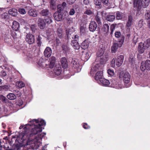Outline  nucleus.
<instances>
[{
	"label": "nucleus",
	"mask_w": 150,
	"mask_h": 150,
	"mask_svg": "<svg viewBox=\"0 0 150 150\" xmlns=\"http://www.w3.org/2000/svg\"><path fill=\"white\" fill-rule=\"evenodd\" d=\"M75 13V11L74 10L73 8H72L71 9L69 13L70 15H73Z\"/></svg>",
	"instance_id": "obj_53"
},
{
	"label": "nucleus",
	"mask_w": 150,
	"mask_h": 150,
	"mask_svg": "<svg viewBox=\"0 0 150 150\" xmlns=\"http://www.w3.org/2000/svg\"><path fill=\"white\" fill-rule=\"evenodd\" d=\"M6 98V97L3 96V95L0 96V99L2 100V101H5Z\"/></svg>",
	"instance_id": "obj_60"
},
{
	"label": "nucleus",
	"mask_w": 150,
	"mask_h": 150,
	"mask_svg": "<svg viewBox=\"0 0 150 150\" xmlns=\"http://www.w3.org/2000/svg\"><path fill=\"white\" fill-rule=\"evenodd\" d=\"M56 58L55 57H52L50 59V64L49 67L50 68H52L55 62Z\"/></svg>",
	"instance_id": "obj_26"
},
{
	"label": "nucleus",
	"mask_w": 150,
	"mask_h": 150,
	"mask_svg": "<svg viewBox=\"0 0 150 150\" xmlns=\"http://www.w3.org/2000/svg\"><path fill=\"white\" fill-rule=\"evenodd\" d=\"M11 27L13 30L17 31L19 27V24L17 21H14L13 22Z\"/></svg>",
	"instance_id": "obj_22"
},
{
	"label": "nucleus",
	"mask_w": 150,
	"mask_h": 150,
	"mask_svg": "<svg viewBox=\"0 0 150 150\" xmlns=\"http://www.w3.org/2000/svg\"><path fill=\"white\" fill-rule=\"evenodd\" d=\"M8 13L12 16H16L17 15V10L15 8H11L9 10Z\"/></svg>",
	"instance_id": "obj_25"
},
{
	"label": "nucleus",
	"mask_w": 150,
	"mask_h": 150,
	"mask_svg": "<svg viewBox=\"0 0 150 150\" xmlns=\"http://www.w3.org/2000/svg\"><path fill=\"white\" fill-rule=\"evenodd\" d=\"M25 40L28 44H33L35 42L34 36L31 34H28L26 36Z\"/></svg>",
	"instance_id": "obj_8"
},
{
	"label": "nucleus",
	"mask_w": 150,
	"mask_h": 150,
	"mask_svg": "<svg viewBox=\"0 0 150 150\" xmlns=\"http://www.w3.org/2000/svg\"><path fill=\"white\" fill-rule=\"evenodd\" d=\"M89 3V0H84L83 3L86 5H88Z\"/></svg>",
	"instance_id": "obj_62"
},
{
	"label": "nucleus",
	"mask_w": 150,
	"mask_h": 150,
	"mask_svg": "<svg viewBox=\"0 0 150 150\" xmlns=\"http://www.w3.org/2000/svg\"><path fill=\"white\" fill-rule=\"evenodd\" d=\"M107 73L108 75L111 77L113 76L115 74L114 71L111 69H109L107 70Z\"/></svg>",
	"instance_id": "obj_46"
},
{
	"label": "nucleus",
	"mask_w": 150,
	"mask_h": 150,
	"mask_svg": "<svg viewBox=\"0 0 150 150\" xmlns=\"http://www.w3.org/2000/svg\"><path fill=\"white\" fill-rule=\"evenodd\" d=\"M83 128L85 129H88L90 128V127L86 123H84L83 125Z\"/></svg>",
	"instance_id": "obj_56"
},
{
	"label": "nucleus",
	"mask_w": 150,
	"mask_h": 150,
	"mask_svg": "<svg viewBox=\"0 0 150 150\" xmlns=\"http://www.w3.org/2000/svg\"><path fill=\"white\" fill-rule=\"evenodd\" d=\"M138 48L139 52L140 53H143L145 50L146 49L142 42H140L139 43Z\"/></svg>",
	"instance_id": "obj_18"
},
{
	"label": "nucleus",
	"mask_w": 150,
	"mask_h": 150,
	"mask_svg": "<svg viewBox=\"0 0 150 150\" xmlns=\"http://www.w3.org/2000/svg\"><path fill=\"white\" fill-rule=\"evenodd\" d=\"M115 37L117 38H120L119 40L122 39V36H124L123 35H122L121 33L120 32H116L115 33Z\"/></svg>",
	"instance_id": "obj_42"
},
{
	"label": "nucleus",
	"mask_w": 150,
	"mask_h": 150,
	"mask_svg": "<svg viewBox=\"0 0 150 150\" xmlns=\"http://www.w3.org/2000/svg\"><path fill=\"white\" fill-rule=\"evenodd\" d=\"M140 69L142 71L145 70L148 71L150 70V61L146 60L145 62H143L141 63Z\"/></svg>",
	"instance_id": "obj_7"
},
{
	"label": "nucleus",
	"mask_w": 150,
	"mask_h": 150,
	"mask_svg": "<svg viewBox=\"0 0 150 150\" xmlns=\"http://www.w3.org/2000/svg\"><path fill=\"white\" fill-rule=\"evenodd\" d=\"M0 76L3 78L6 79V76H7L6 72L4 71H2L0 72Z\"/></svg>",
	"instance_id": "obj_48"
},
{
	"label": "nucleus",
	"mask_w": 150,
	"mask_h": 150,
	"mask_svg": "<svg viewBox=\"0 0 150 150\" xmlns=\"http://www.w3.org/2000/svg\"><path fill=\"white\" fill-rule=\"evenodd\" d=\"M82 53L81 56L82 60L84 61H87L90 57V53L87 51H83L82 52Z\"/></svg>",
	"instance_id": "obj_10"
},
{
	"label": "nucleus",
	"mask_w": 150,
	"mask_h": 150,
	"mask_svg": "<svg viewBox=\"0 0 150 150\" xmlns=\"http://www.w3.org/2000/svg\"><path fill=\"white\" fill-rule=\"evenodd\" d=\"M95 4L96 5V7L98 9H100L102 7L101 0H94Z\"/></svg>",
	"instance_id": "obj_27"
},
{
	"label": "nucleus",
	"mask_w": 150,
	"mask_h": 150,
	"mask_svg": "<svg viewBox=\"0 0 150 150\" xmlns=\"http://www.w3.org/2000/svg\"><path fill=\"white\" fill-rule=\"evenodd\" d=\"M124 36L122 37V39L119 40L118 42L114 43L111 47V51L112 53H115L118 47H120L124 42Z\"/></svg>",
	"instance_id": "obj_4"
},
{
	"label": "nucleus",
	"mask_w": 150,
	"mask_h": 150,
	"mask_svg": "<svg viewBox=\"0 0 150 150\" xmlns=\"http://www.w3.org/2000/svg\"><path fill=\"white\" fill-rule=\"evenodd\" d=\"M56 0H51L50 7L51 9L54 10L56 9Z\"/></svg>",
	"instance_id": "obj_29"
},
{
	"label": "nucleus",
	"mask_w": 150,
	"mask_h": 150,
	"mask_svg": "<svg viewBox=\"0 0 150 150\" xmlns=\"http://www.w3.org/2000/svg\"><path fill=\"white\" fill-rule=\"evenodd\" d=\"M61 68L60 67H59L58 68H57V76L60 75V74H61L60 76L61 77H60L59 79H61L62 78V74H61Z\"/></svg>",
	"instance_id": "obj_41"
},
{
	"label": "nucleus",
	"mask_w": 150,
	"mask_h": 150,
	"mask_svg": "<svg viewBox=\"0 0 150 150\" xmlns=\"http://www.w3.org/2000/svg\"><path fill=\"white\" fill-rule=\"evenodd\" d=\"M44 53L45 57L48 58L52 55V50L50 48L47 47L45 49Z\"/></svg>",
	"instance_id": "obj_15"
},
{
	"label": "nucleus",
	"mask_w": 150,
	"mask_h": 150,
	"mask_svg": "<svg viewBox=\"0 0 150 150\" xmlns=\"http://www.w3.org/2000/svg\"><path fill=\"white\" fill-rule=\"evenodd\" d=\"M71 64V65L74 68H78L79 66L78 60L75 58L72 59Z\"/></svg>",
	"instance_id": "obj_16"
},
{
	"label": "nucleus",
	"mask_w": 150,
	"mask_h": 150,
	"mask_svg": "<svg viewBox=\"0 0 150 150\" xmlns=\"http://www.w3.org/2000/svg\"><path fill=\"white\" fill-rule=\"evenodd\" d=\"M71 35V33L69 32V30H66V35L67 36L68 38H69L70 37Z\"/></svg>",
	"instance_id": "obj_51"
},
{
	"label": "nucleus",
	"mask_w": 150,
	"mask_h": 150,
	"mask_svg": "<svg viewBox=\"0 0 150 150\" xmlns=\"http://www.w3.org/2000/svg\"><path fill=\"white\" fill-rule=\"evenodd\" d=\"M7 98L10 100H13L16 98L15 95L12 93H10L8 94L7 96Z\"/></svg>",
	"instance_id": "obj_35"
},
{
	"label": "nucleus",
	"mask_w": 150,
	"mask_h": 150,
	"mask_svg": "<svg viewBox=\"0 0 150 150\" xmlns=\"http://www.w3.org/2000/svg\"><path fill=\"white\" fill-rule=\"evenodd\" d=\"M18 12L22 14H25L26 13L25 9L23 8H20L18 9Z\"/></svg>",
	"instance_id": "obj_49"
},
{
	"label": "nucleus",
	"mask_w": 150,
	"mask_h": 150,
	"mask_svg": "<svg viewBox=\"0 0 150 150\" xmlns=\"http://www.w3.org/2000/svg\"><path fill=\"white\" fill-rule=\"evenodd\" d=\"M115 16L113 15L109 14L106 16V20L110 22L113 21L115 19Z\"/></svg>",
	"instance_id": "obj_30"
},
{
	"label": "nucleus",
	"mask_w": 150,
	"mask_h": 150,
	"mask_svg": "<svg viewBox=\"0 0 150 150\" xmlns=\"http://www.w3.org/2000/svg\"><path fill=\"white\" fill-rule=\"evenodd\" d=\"M145 18L147 20H150V11H147L145 14Z\"/></svg>",
	"instance_id": "obj_38"
},
{
	"label": "nucleus",
	"mask_w": 150,
	"mask_h": 150,
	"mask_svg": "<svg viewBox=\"0 0 150 150\" xmlns=\"http://www.w3.org/2000/svg\"><path fill=\"white\" fill-rule=\"evenodd\" d=\"M78 36L77 35H74V37H72V38L74 39L73 40H78Z\"/></svg>",
	"instance_id": "obj_63"
},
{
	"label": "nucleus",
	"mask_w": 150,
	"mask_h": 150,
	"mask_svg": "<svg viewBox=\"0 0 150 150\" xmlns=\"http://www.w3.org/2000/svg\"><path fill=\"white\" fill-rule=\"evenodd\" d=\"M123 16L124 13L121 12L117 11L116 12V18L117 20H121Z\"/></svg>",
	"instance_id": "obj_28"
},
{
	"label": "nucleus",
	"mask_w": 150,
	"mask_h": 150,
	"mask_svg": "<svg viewBox=\"0 0 150 150\" xmlns=\"http://www.w3.org/2000/svg\"><path fill=\"white\" fill-rule=\"evenodd\" d=\"M96 20L98 24H100L101 23L100 19L98 16H96Z\"/></svg>",
	"instance_id": "obj_59"
},
{
	"label": "nucleus",
	"mask_w": 150,
	"mask_h": 150,
	"mask_svg": "<svg viewBox=\"0 0 150 150\" xmlns=\"http://www.w3.org/2000/svg\"><path fill=\"white\" fill-rule=\"evenodd\" d=\"M129 62L132 64H133L134 62V59L133 57H130Z\"/></svg>",
	"instance_id": "obj_57"
},
{
	"label": "nucleus",
	"mask_w": 150,
	"mask_h": 150,
	"mask_svg": "<svg viewBox=\"0 0 150 150\" xmlns=\"http://www.w3.org/2000/svg\"><path fill=\"white\" fill-rule=\"evenodd\" d=\"M29 15L33 17H36L37 16V12L35 9H31L28 12Z\"/></svg>",
	"instance_id": "obj_31"
},
{
	"label": "nucleus",
	"mask_w": 150,
	"mask_h": 150,
	"mask_svg": "<svg viewBox=\"0 0 150 150\" xmlns=\"http://www.w3.org/2000/svg\"><path fill=\"white\" fill-rule=\"evenodd\" d=\"M109 0H101L102 3L104 5H107L108 3Z\"/></svg>",
	"instance_id": "obj_58"
},
{
	"label": "nucleus",
	"mask_w": 150,
	"mask_h": 150,
	"mask_svg": "<svg viewBox=\"0 0 150 150\" xmlns=\"http://www.w3.org/2000/svg\"><path fill=\"white\" fill-rule=\"evenodd\" d=\"M143 22V21L142 20H141L139 21L138 23V25L139 27L141 28L142 26Z\"/></svg>",
	"instance_id": "obj_54"
},
{
	"label": "nucleus",
	"mask_w": 150,
	"mask_h": 150,
	"mask_svg": "<svg viewBox=\"0 0 150 150\" xmlns=\"http://www.w3.org/2000/svg\"><path fill=\"white\" fill-rule=\"evenodd\" d=\"M96 59L95 62L93 63L91 67L90 74L91 76H93L94 74L98 70L101 69L103 64L108 60V56L107 55H103L100 59Z\"/></svg>",
	"instance_id": "obj_2"
},
{
	"label": "nucleus",
	"mask_w": 150,
	"mask_h": 150,
	"mask_svg": "<svg viewBox=\"0 0 150 150\" xmlns=\"http://www.w3.org/2000/svg\"><path fill=\"white\" fill-rule=\"evenodd\" d=\"M29 123L25 125H21L19 129L23 128V131L17 136L16 141L18 144L16 145L17 150L21 147L30 145L34 149H37L41 146L42 139L46 135L42 132V126H45L46 122L41 119L30 120Z\"/></svg>",
	"instance_id": "obj_1"
},
{
	"label": "nucleus",
	"mask_w": 150,
	"mask_h": 150,
	"mask_svg": "<svg viewBox=\"0 0 150 150\" xmlns=\"http://www.w3.org/2000/svg\"><path fill=\"white\" fill-rule=\"evenodd\" d=\"M9 89V87L7 85H3L0 86V91H7Z\"/></svg>",
	"instance_id": "obj_39"
},
{
	"label": "nucleus",
	"mask_w": 150,
	"mask_h": 150,
	"mask_svg": "<svg viewBox=\"0 0 150 150\" xmlns=\"http://www.w3.org/2000/svg\"><path fill=\"white\" fill-rule=\"evenodd\" d=\"M85 13L87 15H91L92 13V12L90 10H87L85 12Z\"/></svg>",
	"instance_id": "obj_52"
},
{
	"label": "nucleus",
	"mask_w": 150,
	"mask_h": 150,
	"mask_svg": "<svg viewBox=\"0 0 150 150\" xmlns=\"http://www.w3.org/2000/svg\"><path fill=\"white\" fill-rule=\"evenodd\" d=\"M143 44L146 49L148 48L150 46V39H147Z\"/></svg>",
	"instance_id": "obj_37"
},
{
	"label": "nucleus",
	"mask_w": 150,
	"mask_h": 150,
	"mask_svg": "<svg viewBox=\"0 0 150 150\" xmlns=\"http://www.w3.org/2000/svg\"><path fill=\"white\" fill-rule=\"evenodd\" d=\"M138 39V38H136L134 37L133 39V42L134 44H136V43L137 42V39Z\"/></svg>",
	"instance_id": "obj_64"
},
{
	"label": "nucleus",
	"mask_w": 150,
	"mask_h": 150,
	"mask_svg": "<svg viewBox=\"0 0 150 150\" xmlns=\"http://www.w3.org/2000/svg\"><path fill=\"white\" fill-rule=\"evenodd\" d=\"M1 17L3 19H6L8 18V14L7 13H4L1 15Z\"/></svg>",
	"instance_id": "obj_43"
},
{
	"label": "nucleus",
	"mask_w": 150,
	"mask_h": 150,
	"mask_svg": "<svg viewBox=\"0 0 150 150\" xmlns=\"http://www.w3.org/2000/svg\"><path fill=\"white\" fill-rule=\"evenodd\" d=\"M124 56L122 55L118 56L117 59L113 58L111 62L112 66L113 67L115 65L118 67L120 66L122 64Z\"/></svg>",
	"instance_id": "obj_3"
},
{
	"label": "nucleus",
	"mask_w": 150,
	"mask_h": 150,
	"mask_svg": "<svg viewBox=\"0 0 150 150\" xmlns=\"http://www.w3.org/2000/svg\"><path fill=\"white\" fill-rule=\"evenodd\" d=\"M98 83L101 86H108L110 83L108 80L103 78L101 79L100 80H99Z\"/></svg>",
	"instance_id": "obj_12"
},
{
	"label": "nucleus",
	"mask_w": 150,
	"mask_h": 150,
	"mask_svg": "<svg viewBox=\"0 0 150 150\" xmlns=\"http://www.w3.org/2000/svg\"><path fill=\"white\" fill-rule=\"evenodd\" d=\"M104 53V49L102 48H99L97 53V56L98 57H100L103 56Z\"/></svg>",
	"instance_id": "obj_33"
},
{
	"label": "nucleus",
	"mask_w": 150,
	"mask_h": 150,
	"mask_svg": "<svg viewBox=\"0 0 150 150\" xmlns=\"http://www.w3.org/2000/svg\"><path fill=\"white\" fill-rule=\"evenodd\" d=\"M61 63L62 66L63 68L65 69L67 68V62L65 57H63L61 59Z\"/></svg>",
	"instance_id": "obj_24"
},
{
	"label": "nucleus",
	"mask_w": 150,
	"mask_h": 150,
	"mask_svg": "<svg viewBox=\"0 0 150 150\" xmlns=\"http://www.w3.org/2000/svg\"><path fill=\"white\" fill-rule=\"evenodd\" d=\"M103 71L102 70H100L97 71L96 73L95 76V79L96 81L98 83V81L99 80H100L101 79L103 78Z\"/></svg>",
	"instance_id": "obj_13"
},
{
	"label": "nucleus",
	"mask_w": 150,
	"mask_h": 150,
	"mask_svg": "<svg viewBox=\"0 0 150 150\" xmlns=\"http://www.w3.org/2000/svg\"><path fill=\"white\" fill-rule=\"evenodd\" d=\"M97 27L96 23L94 21H91L89 26V29L92 32L94 31Z\"/></svg>",
	"instance_id": "obj_14"
},
{
	"label": "nucleus",
	"mask_w": 150,
	"mask_h": 150,
	"mask_svg": "<svg viewBox=\"0 0 150 150\" xmlns=\"http://www.w3.org/2000/svg\"><path fill=\"white\" fill-rule=\"evenodd\" d=\"M133 15H129L128 16V21L127 23L126 26L127 27H129L132 25V23Z\"/></svg>",
	"instance_id": "obj_21"
},
{
	"label": "nucleus",
	"mask_w": 150,
	"mask_h": 150,
	"mask_svg": "<svg viewBox=\"0 0 150 150\" xmlns=\"http://www.w3.org/2000/svg\"><path fill=\"white\" fill-rule=\"evenodd\" d=\"M71 45L75 49L78 50L79 49L80 45L76 40H73L71 42Z\"/></svg>",
	"instance_id": "obj_23"
},
{
	"label": "nucleus",
	"mask_w": 150,
	"mask_h": 150,
	"mask_svg": "<svg viewBox=\"0 0 150 150\" xmlns=\"http://www.w3.org/2000/svg\"><path fill=\"white\" fill-rule=\"evenodd\" d=\"M133 7L136 8L137 11L140 9L142 6L141 0H133Z\"/></svg>",
	"instance_id": "obj_11"
},
{
	"label": "nucleus",
	"mask_w": 150,
	"mask_h": 150,
	"mask_svg": "<svg viewBox=\"0 0 150 150\" xmlns=\"http://www.w3.org/2000/svg\"><path fill=\"white\" fill-rule=\"evenodd\" d=\"M16 86L19 88H22L25 86V83L22 81H18L16 83Z\"/></svg>",
	"instance_id": "obj_34"
},
{
	"label": "nucleus",
	"mask_w": 150,
	"mask_h": 150,
	"mask_svg": "<svg viewBox=\"0 0 150 150\" xmlns=\"http://www.w3.org/2000/svg\"><path fill=\"white\" fill-rule=\"evenodd\" d=\"M49 13V11L47 9L43 10L41 12V14L42 16H46Z\"/></svg>",
	"instance_id": "obj_40"
},
{
	"label": "nucleus",
	"mask_w": 150,
	"mask_h": 150,
	"mask_svg": "<svg viewBox=\"0 0 150 150\" xmlns=\"http://www.w3.org/2000/svg\"><path fill=\"white\" fill-rule=\"evenodd\" d=\"M52 22V20L50 18L46 19L45 22L43 19L40 18L38 20V23L39 27L41 29H43L45 26V22L50 23Z\"/></svg>",
	"instance_id": "obj_6"
},
{
	"label": "nucleus",
	"mask_w": 150,
	"mask_h": 150,
	"mask_svg": "<svg viewBox=\"0 0 150 150\" xmlns=\"http://www.w3.org/2000/svg\"><path fill=\"white\" fill-rule=\"evenodd\" d=\"M66 4L65 2H63L62 4H59L57 6V12H58L59 13H60L62 11L66 6Z\"/></svg>",
	"instance_id": "obj_17"
},
{
	"label": "nucleus",
	"mask_w": 150,
	"mask_h": 150,
	"mask_svg": "<svg viewBox=\"0 0 150 150\" xmlns=\"http://www.w3.org/2000/svg\"><path fill=\"white\" fill-rule=\"evenodd\" d=\"M42 58H40L38 61V64L39 66L40 67H44L45 65L47 66V65L43 61Z\"/></svg>",
	"instance_id": "obj_36"
},
{
	"label": "nucleus",
	"mask_w": 150,
	"mask_h": 150,
	"mask_svg": "<svg viewBox=\"0 0 150 150\" xmlns=\"http://www.w3.org/2000/svg\"><path fill=\"white\" fill-rule=\"evenodd\" d=\"M109 25L107 24H104L103 26L102 29V32L105 35L107 33L109 30Z\"/></svg>",
	"instance_id": "obj_20"
},
{
	"label": "nucleus",
	"mask_w": 150,
	"mask_h": 150,
	"mask_svg": "<svg viewBox=\"0 0 150 150\" xmlns=\"http://www.w3.org/2000/svg\"><path fill=\"white\" fill-rule=\"evenodd\" d=\"M119 77L120 79H123L125 83H129L130 80V76L128 72L123 73L122 72H120L119 74Z\"/></svg>",
	"instance_id": "obj_5"
},
{
	"label": "nucleus",
	"mask_w": 150,
	"mask_h": 150,
	"mask_svg": "<svg viewBox=\"0 0 150 150\" xmlns=\"http://www.w3.org/2000/svg\"><path fill=\"white\" fill-rule=\"evenodd\" d=\"M90 44V41L88 40H85L81 44L82 48L85 50L88 48Z\"/></svg>",
	"instance_id": "obj_19"
},
{
	"label": "nucleus",
	"mask_w": 150,
	"mask_h": 150,
	"mask_svg": "<svg viewBox=\"0 0 150 150\" xmlns=\"http://www.w3.org/2000/svg\"><path fill=\"white\" fill-rule=\"evenodd\" d=\"M76 0H67V2L70 4H73Z\"/></svg>",
	"instance_id": "obj_55"
},
{
	"label": "nucleus",
	"mask_w": 150,
	"mask_h": 150,
	"mask_svg": "<svg viewBox=\"0 0 150 150\" xmlns=\"http://www.w3.org/2000/svg\"><path fill=\"white\" fill-rule=\"evenodd\" d=\"M55 69L54 68V69L50 73V74L52 77H55L56 76V69Z\"/></svg>",
	"instance_id": "obj_47"
},
{
	"label": "nucleus",
	"mask_w": 150,
	"mask_h": 150,
	"mask_svg": "<svg viewBox=\"0 0 150 150\" xmlns=\"http://www.w3.org/2000/svg\"><path fill=\"white\" fill-rule=\"evenodd\" d=\"M141 2L142 3V6L144 8H145L148 6L149 0H142V1H141Z\"/></svg>",
	"instance_id": "obj_32"
},
{
	"label": "nucleus",
	"mask_w": 150,
	"mask_h": 150,
	"mask_svg": "<svg viewBox=\"0 0 150 150\" xmlns=\"http://www.w3.org/2000/svg\"><path fill=\"white\" fill-rule=\"evenodd\" d=\"M13 93H15V94L17 93V95H18H18H19V96L20 95V94H21L20 92L18 90H15L13 91Z\"/></svg>",
	"instance_id": "obj_61"
},
{
	"label": "nucleus",
	"mask_w": 150,
	"mask_h": 150,
	"mask_svg": "<svg viewBox=\"0 0 150 150\" xmlns=\"http://www.w3.org/2000/svg\"><path fill=\"white\" fill-rule=\"evenodd\" d=\"M110 82V86L111 87L117 89H119L121 87V86L118 83L117 81H116L113 78L111 80Z\"/></svg>",
	"instance_id": "obj_9"
},
{
	"label": "nucleus",
	"mask_w": 150,
	"mask_h": 150,
	"mask_svg": "<svg viewBox=\"0 0 150 150\" xmlns=\"http://www.w3.org/2000/svg\"><path fill=\"white\" fill-rule=\"evenodd\" d=\"M57 34H58V36L60 39H61L62 38V30H60L59 31H58L57 32Z\"/></svg>",
	"instance_id": "obj_50"
},
{
	"label": "nucleus",
	"mask_w": 150,
	"mask_h": 150,
	"mask_svg": "<svg viewBox=\"0 0 150 150\" xmlns=\"http://www.w3.org/2000/svg\"><path fill=\"white\" fill-rule=\"evenodd\" d=\"M42 38L40 37V35H39L37 38V43L39 46H40L42 44L41 41Z\"/></svg>",
	"instance_id": "obj_45"
},
{
	"label": "nucleus",
	"mask_w": 150,
	"mask_h": 150,
	"mask_svg": "<svg viewBox=\"0 0 150 150\" xmlns=\"http://www.w3.org/2000/svg\"><path fill=\"white\" fill-rule=\"evenodd\" d=\"M37 25L35 24L31 25H30V28L33 33H35L36 30Z\"/></svg>",
	"instance_id": "obj_44"
}]
</instances>
